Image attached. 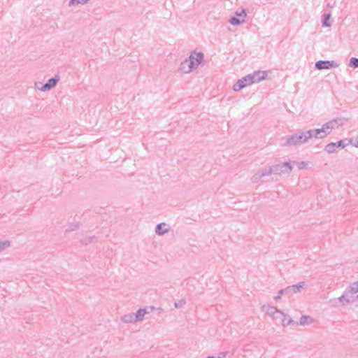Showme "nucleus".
I'll list each match as a JSON object with an SVG mask.
<instances>
[{
  "label": "nucleus",
  "instance_id": "11",
  "mask_svg": "<svg viewBox=\"0 0 358 358\" xmlns=\"http://www.w3.org/2000/svg\"><path fill=\"white\" fill-rule=\"evenodd\" d=\"M170 230L169 227L167 225V224L162 222L157 224L155 227V233L157 235H164L166 233H168Z\"/></svg>",
  "mask_w": 358,
  "mask_h": 358
},
{
  "label": "nucleus",
  "instance_id": "3",
  "mask_svg": "<svg viewBox=\"0 0 358 358\" xmlns=\"http://www.w3.org/2000/svg\"><path fill=\"white\" fill-rule=\"evenodd\" d=\"M193 56L191 55L189 58L185 59L181 62L180 71L182 73H188L194 69V61L192 60Z\"/></svg>",
  "mask_w": 358,
  "mask_h": 358
},
{
  "label": "nucleus",
  "instance_id": "36",
  "mask_svg": "<svg viewBox=\"0 0 358 358\" xmlns=\"http://www.w3.org/2000/svg\"><path fill=\"white\" fill-rule=\"evenodd\" d=\"M273 319H278V318H280V319H282V317L280 316V315H274V316H272Z\"/></svg>",
  "mask_w": 358,
  "mask_h": 358
},
{
  "label": "nucleus",
  "instance_id": "5",
  "mask_svg": "<svg viewBox=\"0 0 358 358\" xmlns=\"http://www.w3.org/2000/svg\"><path fill=\"white\" fill-rule=\"evenodd\" d=\"M347 145H348V143H345V141L341 140L336 143H328L325 146L324 150L326 152H327L328 153H334L337 151L336 150L337 148H339V149L344 148Z\"/></svg>",
  "mask_w": 358,
  "mask_h": 358
},
{
  "label": "nucleus",
  "instance_id": "38",
  "mask_svg": "<svg viewBox=\"0 0 358 358\" xmlns=\"http://www.w3.org/2000/svg\"><path fill=\"white\" fill-rule=\"evenodd\" d=\"M207 358H215V357L213 356H210V357H208Z\"/></svg>",
  "mask_w": 358,
  "mask_h": 358
},
{
  "label": "nucleus",
  "instance_id": "22",
  "mask_svg": "<svg viewBox=\"0 0 358 358\" xmlns=\"http://www.w3.org/2000/svg\"><path fill=\"white\" fill-rule=\"evenodd\" d=\"M306 285L305 282H301L298 283L297 285H292V290L294 293L299 292H301V289L304 287Z\"/></svg>",
  "mask_w": 358,
  "mask_h": 358
},
{
  "label": "nucleus",
  "instance_id": "33",
  "mask_svg": "<svg viewBox=\"0 0 358 358\" xmlns=\"http://www.w3.org/2000/svg\"><path fill=\"white\" fill-rule=\"evenodd\" d=\"M306 163L305 162H300L298 163L299 169H303L306 167Z\"/></svg>",
  "mask_w": 358,
  "mask_h": 358
},
{
  "label": "nucleus",
  "instance_id": "29",
  "mask_svg": "<svg viewBox=\"0 0 358 358\" xmlns=\"http://www.w3.org/2000/svg\"><path fill=\"white\" fill-rule=\"evenodd\" d=\"M236 15L237 17L243 18V22L245 21V18L246 17V12L245 9H243L241 12H236Z\"/></svg>",
  "mask_w": 358,
  "mask_h": 358
},
{
  "label": "nucleus",
  "instance_id": "32",
  "mask_svg": "<svg viewBox=\"0 0 358 358\" xmlns=\"http://www.w3.org/2000/svg\"><path fill=\"white\" fill-rule=\"evenodd\" d=\"M94 238V236H88L82 240V243L87 245L88 243H90L92 241V239Z\"/></svg>",
  "mask_w": 358,
  "mask_h": 358
},
{
  "label": "nucleus",
  "instance_id": "24",
  "mask_svg": "<svg viewBox=\"0 0 358 358\" xmlns=\"http://www.w3.org/2000/svg\"><path fill=\"white\" fill-rule=\"evenodd\" d=\"M45 85H46L45 83L43 84L41 82H36V83H35L36 87L38 90H39L40 91H42V92L49 91L48 87H45Z\"/></svg>",
  "mask_w": 358,
  "mask_h": 358
},
{
  "label": "nucleus",
  "instance_id": "9",
  "mask_svg": "<svg viewBox=\"0 0 358 358\" xmlns=\"http://www.w3.org/2000/svg\"><path fill=\"white\" fill-rule=\"evenodd\" d=\"M251 80H252V83H259L263 80L265 79L266 76V71H257L255 72L253 74L248 75Z\"/></svg>",
  "mask_w": 358,
  "mask_h": 358
},
{
  "label": "nucleus",
  "instance_id": "4",
  "mask_svg": "<svg viewBox=\"0 0 358 358\" xmlns=\"http://www.w3.org/2000/svg\"><path fill=\"white\" fill-rule=\"evenodd\" d=\"M252 84L251 78L248 75L241 79L238 80L233 86V90L236 92Z\"/></svg>",
  "mask_w": 358,
  "mask_h": 358
},
{
  "label": "nucleus",
  "instance_id": "17",
  "mask_svg": "<svg viewBox=\"0 0 358 358\" xmlns=\"http://www.w3.org/2000/svg\"><path fill=\"white\" fill-rule=\"evenodd\" d=\"M282 325L283 327H287L292 324H298V323L295 322L289 315H286L283 313V315H282Z\"/></svg>",
  "mask_w": 358,
  "mask_h": 358
},
{
  "label": "nucleus",
  "instance_id": "28",
  "mask_svg": "<svg viewBox=\"0 0 358 358\" xmlns=\"http://www.w3.org/2000/svg\"><path fill=\"white\" fill-rule=\"evenodd\" d=\"M310 316H308V315H302L299 320V324L300 325H306L307 324L308 322V320L310 319Z\"/></svg>",
  "mask_w": 358,
  "mask_h": 358
},
{
  "label": "nucleus",
  "instance_id": "35",
  "mask_svg": "<svg viewBox=\"0 0 358 358\" xmlns=\"http://www.w3.org/2000/svg\"><path fill=\"white\" fill-rule=\"evenodd\" d=\"M282 295V294H279V293H278V294L274 297V299H275V300H279V299H281Z\"/></svg>",
  "mask_w": 358,
  "mask_h": 358
},
{
  "label": "nucleus",
  "instance_id": "34",
  "mask_svg": "<svg viewBox=\"0 0 358 358\" xmlns=\"http://www.w3.org/2000/svg\"><path fill=\"white\" fill-rule=\"evenodd\" d=\"M77 227H78V225H76L73 228L71 227V228L66 229V231H70L75 230Z\"/></svg>",
  "mask_w": 358,
  "mask_h": 358
},
{
  "label": "nucleus",
  "instance_id": "2",
  "mask_svg": "<svg viewBox=\"0 0 358 358\" xmlns=\"http://www.w3.org/2000/svg\"><path fill=\"white\" fill-rule=\"evenodd\" d=\"M267 170L268 172H270V175L272 173L275 175H282L290 173L292 170V166L289 162H284L270 166Z\"/></svg>",
  "mask_w": 358,
  "mask_h": 358
},
{
  "label": "nucleus",
  "instance_id": "30",
  "mask_svg": "<svg viewBox=\"0 0 358 358\" xmlns=\"http://www.w3.org/2000/svg\"><path fill=\"white\" fill-rule=\"evenodd\" d=\"M9 246H10V242L8 241L0 242V251L8 248Z\"/></svg>",
  "mask_w": 358,
  "mask_h": 358
},
{
  "label": "nucleus",
  "instance_id": "18",
  "mask_svg": "<svg viewBox=\"0 0 358 358\" xmlns=\"http://www.w3.org/2000/svg\"><path fill=\"white\" fill-rule=\"evenodd\" d=\"M203 59V54L202 52H198L196 54V57L192 58L194 61V68L196 67Z\"/></svg>",
  "mask_w": 358,
  "mask_h": 358
},
{
  "label": "nucleus",
  "instance_id": "23",
  "mask_svg": "<svg viewBox=\"0 0 358 358\" xmlns=\"http://www.w3.org/2000/svg\"><path fill=\"white\" fill-rule=\"evenodd\" d=\"M348 288L353 294H355L358 292V281L351 283Z\"/></svg>",
  "mask_w": 358,
  "mask_h": 358
},
{
  "label": "nucleus",
  "instance_id": "31",
  "mask_svg": "<svg viewBox=\"0 0 358 358\" xmlns=\"http://www.w3.org/2000/svg\"><path fill=\"white\" fill-rule=\"evenodd\" d=\"M185 303H186L185 300V299H181V300H180L178 302H175L174 306L176 308H179L182 307L184 305H185Z\"/></svg>",
  "mask_w": 358,
  "mask_h": 358
},
{
  "label": "nucleus",
  "instance_id": "39",
  "mask_svg": "<svg viewBox=\"0 0 358 358\" xmlns=\"http://www.w3.org/2000/svg\"><path fill=\"white\" fill-rule=\"evenodd\" d=\"M355 146L358 148V141H357V143L355 145Z\"/></svg>",
  "mask_w": 358,
  "mask_h": 358
},
{
  "label": "nucleus",
  "instance_id": "26",
  "mask_svg": "<svg viewBox=\"0 0 358 358\" xmlns=\"http://www.w3.org/2000/svg\"><path fill=\"white\" fill-rule=\"evenodd\" d=\"M349 66L352 68H358V58L351 57L349 62Z\"/></svg>",
  "mask_w": 358,
  "mask_h": 358
},
{
  "label": "nucleus",
  "instance_id": "7",
  "mask_svg": "<svg viewBox=\"0 0 358 358\" xmlns=\"http://www.w3.org/2000/svg\"><path fill=\"white\" fill-rule=\"evenodd\" d=\"M338 300L343 305L345 306L355 301L354 294L350 292L349 288L344 291L343 295L338 298Z\"/></svg>",
  "mask_w": 358,
  "mask_h": 358
},
{
  "label": "nucleus",
  "instance_id": "8",
  "mask_svg": "<svg viewBox=\"0 0 358 358\" xmlns=\"http://www.w3.org/2000/svg\"><path fill=\"white\" fill-rule=\"evenodd\" d=\"M341 120L339 118L334 119L322 125L324 130H325V133L327 135L329 134L333 129H334L336 125H341Z\"/></svg>",
  "mask_w": 358,
  "mask_h": 358
},
{
  "label": "nucleus",
  "instance_id": "16",
  "mask_svg": "<svg viewBox=\"0 0 358 358\" xmlns=\"http://www.w3.org/2000/svg\"><path fill=\"white\" fill-rule=\"evenodd\" d=\"M122 321L124 323L136 322L135 316L134 313H128L122 316Z\"/></svg>",
  "mask_w": 358,
  "mask_h": 358
},
{
  "label": "nucleus",
  "instance_id": "12",
  "mask_svg": "<svg viewBox=\"0 0 358 358\" xmlns=\"http://www.w3.org/2000/svg\"><path fill=\"white\" fill-rule=\"evenodd\" d=\"M309 131H313V137L315 138H324L327 136L322 127L321 129H310Z\"/></svg>",
  "mask_w": 358,
  "mask_h": 358
},
{
  "label": "nucleus",
  "instance_id": "6",
  "mask_svg": "<svg viewBox=\"0 0 358 358\" xmlns=\"http://www.w3.org/2000/svg\"><path fill=\"white\" fill-rule=\"evenodd\" d=\"M338 64L334 61L320 60L315 63V68L318 70L329 69L331 68H337Z\"/></svg>",
  "mask_w": 358,
  "mask_h": 358
},
{
  "label": "nucleus",
  "instance_id": "13",
  "mask_svg": "<svg viewBox=\"0 0 358 358\" xmlns=\"http://www.w3.org/2000/svg\"><path fill=\"white\" fill-rule=\"evenodd\" d=\"M266 313L267 315L271 316H274V315H280V316L283 315L282 312L278 310L275 307L273 306H267L266 308Z\"/></svg>",
  "mask_w": 358,
  "mask_h": 358
},
{
  "label": "nucleus",
  "instance_id": "19",
  "mask_svg": "<svg viewBox=\"0 0 358 358\" xmlns=\"http://www.w3.org/2000/svg\"><path fill=\"white\" fill-rule=\"evenodd\" d=\"M279 294L287 295L288 297L294 294L292 286H288L285 289H282L279 291Z\"/></svg>",
  "mask_w": 358,
  "mask_h": 358
},
{
  "label": "nucleus",
  "instance_id": "20",
  "mask_svg": "<svg viewBox=\"0 0 358 358\" xmlns=\"http://www.w3.org/2000/svg\"><path fill=\"white\" fill-rule=\"evenodd\" d=\"M330 17H331V13H324L322 15V26L323 27H331V24L327 22L330 19Z\"/></svg>",
  "mask_w": 358,
  "mask_h": 358
},
{
  "label": "nucleus",
  "instance_id": "21",
  "mask_svg": "<svg viewBox=\"0 0 358 358\" xmlns=\"http://www.w3.org/2000/svg\"><path fill=\"white\" fill-rule=\"evenodd\" d=\"M229 22L233 25H239L243 22V18H239L234 16L229 19Z\"/></svg>",
  "mask_w": 358,
  "mask_h": 358
},
{
  "label": "nucleus",
  "instance_id": "10",
  "mask_svg": "<svg viewBox=\"0 0 358 358\" xmlns=\"http://www.w3.org/2000/svg\"><path fill=\"white\" fill-rule=\"evenodd\" d=\"M269 175H270V172H268L267 169L259 170L252 176L251 180L252 182L255 183V182H257L258 181H259V180L262 178H263L264 176H269Z\"/></svg>",
  "mask_w": 358,
  "mask_h": 358
},
{
  "label": "nucleus",
  "instance_id": "25",
  "mask_svg": "<svg viewBox=\"0 0 358 358\" xmlns=\"http://www.w3.org/2000/svg\"><path fill=\"white\" fill-rule=\"evenodd\" d=\"M45 85H46L45 83L43 84L41 82H36V83H35L36 87L38 90H39L40 91H42V92L49 91L48 87H45Z\"/></svg>",
  "mask_w": 358,
  "mask_h": 358
},
{
  "label": "nucleus",
  "instance_id": "1",
  "mask_svg": "<svg viewBox=\"0 0 358 358\" xmlns=\"http://www.w3.org/2000/svg\"><path fill=\"white\" fill-rule=\"evenodd\" d=\"M313 138V131H298L287 138L286 142L283 144L285 146H296L305 143L309 139Z\"/></svg>",
  "mask_w": 358,
  "mask_h": 358
},
{
  "label": "nucleus",
  "instance_id": "37",
  "mask_svg": "<svg viewBox=\"0 0 358 358\" xmlns=\"http://www.w3.org/2000/svg\"><path fill=\"white\" fill-rule=\"evenodd\" d=\"M218 358H225V354H222V356H219Z\"/></svg>",
  "mask_w": 358,
  "mask_h": 358
},
{
  "label": "nucleus",
  "instance_id": "14",
  "mask_svg": "<svg viewBox=\"0 0 358 358\" xmlns=\"http://www.w3.org/2000/svg\"><path fill=\"white\" fill-rule=\"evenodd\" d=\"M59 80V76H55L51 78H50L47 83H45L46 85L45 87H48L49 90H50L52 87H54Z\"/></svg>",
  "mask_w": 358,
  "mask_h": 358
},
{
  "label": "nucleus",
  "instance_id": "15",
  "mask_svg": "<svg viewBox=\"0 0 358 358\" xmlns=\"http://www.w3.org/2000/svg\"><path fill=\"white\" fill-rule=\"evenodd\" d=\"M148 312L145 308H139L136 313H134L136 321H141L143 320L144 316Z\"/></svg>",
  "mask_w": 358,
  "mask_h": 358
},
{
  "label": "nucleus",
  "instance_id": "27",
  "mask_svg": "<svg viewBox=\"0 0 358 358\" xmlns=\"http://www.w3.org/2000/svg\"><path fill=\"white\" fill-rule=\"evenodd\" d=\"M88 1H89V0H70L69 6H71L72 5L79 4V3L85 4V3H87Z\"/></svg>",
  "mask_w": 358,
  "mask_h": 358
}]
</instances>
